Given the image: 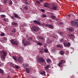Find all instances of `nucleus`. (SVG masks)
<instances>
[{
    "label": "nucleus",
    "instance_id": "nucleus-1",
    "mask_svg": "<svg viewBox=\"0 0 78 78\" xmlns=\"http://www.w3.org/2000/svg\"><path fill=\"white\" fill-rule=\"evenodd\" d=\"M0 53H2V58L3 59H5L6 55L8 54V52L6 50H2V51H0Z\"/></svg>",
    "mask_w": 78,
    "mask_h": 78
},
{
    "label": "nucleus",
    "instance_id": "nucleus-2",
    "mask_svg": "<svg viewBox=\"0 0 78 78\" xmlns=\"http://www.w3.org/2000/svg\"><path fill=\"white\" fill-rule=\"evenodd\" d=\"M14 41V39H12L11 40H10V42L12 45H19V41Z\"/></svg>",
    "mask_w": 78,
    "mask_h": 78
},
{
    "label": "nucleus",
    "instance_id": "nucleus-3",
    "mask_svg": "<svg viewBox=\"0 0 78 78\" xmlns=\"http://www.w3.org/2000/svg\"><path fill=\"white\" fill-rule=\"evenodd\" d=\"M32 30L34 31H38L39 30V28L37 26H33L32 27Z\"/></svg>",
    "mask_w": 78,
    "mask_h": 78
},
{
    "label": "nucleus",
    "instance_id": "nucleus-4",
    "mask_svg": "<svg viewBox=\"0 0 78 78\" xmlns=\"http://www.w3.org/2000/svg\"><path fill=\"white\" fill-rule=\"evenodd\" d=\"M58 8V6L57 5H52L51 7H50L49 9H52L54 11H57V9Z\"/></svg>",
    "mask_w": 78,
    "mask_h": 78
},
{
    "label": "nucleus",
    "instance_id": "nucleus-5",
    "mask_svg": "<svg viewBox=\"0 0 78 78\" xmlns=\"http://www.w3.org/2000/svg\"><path fill=\"white\" fill-rule=\"evenodd\" d=\"M66 63V61L64 60H61L59 63L58 64V66L59 67H61V65H62L63 63L64 64V63Z\"/></svg>",
    "mask_w": 78,
    "mask_h": 78
},
{
    "label": "nucleus",
    "instance_id": "nucleus-6",
    "mask_svg": "<svg viewBox=\"0 0 78 78\" xmlns=\"http://www.w3.org/2000/svg\"><path fill=\"white\" fill-rule=\"evenodd\" d=\"M38 62H45V61L44 59V58L42 57L38 58Z\"/></svg>",
    "mask_w": 78,
    "mask_h": 78
},
{
    "label": "nucleus",
    "instance_id": "nucleus-7",
    "mask_svg": "<svg viewBox=\"0 0 78 78\" xmlns=\"http://www.w3.org/2000/svg\"><path fill=\"white\" fill-rule=\"evenodd\" d=\"M64 45L65 47H69L70 46V43L69 42L67 43V42H64Z\"/></svg>",
    "mask_w": 78,
    "mask_h": 78
},
{
    "label": "nucleus",
    "instance_id": "nucleus-8",
    "mask_svg": "<svg viewBox=\"0 0 78 78\" xmlns=\"http://www.w3.org/2000/svg\"><path fill=\"white\" fill-rule=\"evenodd\" d=\"M22 59H23L22 57H19V58L18 59V62H20V63H22V62H23L22 61Z\"/></svg>",
    "mask_w": 78,
    "mask_h": 78
},
{
    "label": "nucleus",
    "instance_id": "nucleus-9",
    "mask_svg": "<svg viewBox=\"0 0 78 78\" xmlns=\"http://www.w3.org/2000/svg\"><path fill=\"white\" fill-rule=\"evenodd\" d=\"M46 27H49V28H51V29H53L54 28V27L53 26L50 25V24H46Z\"/></svg>",
    "mask_w": 78,
    "mask_h": 78
},
{
    "label": "nucleus",
    "instance_id": "nucleus-10",
    "mask_svg": "<svg viewBox=\"0 0 78 78\" xmlns=\"http://www.w3.org/2000/svg\"><path fill=\"white\" fill-rule=\"evenodd\" d=\"M33 22L34 23H36L38 25H41V23L40 22V21L35 20L33 21Z\"/></svg>",
    "mask_w": 78,
    "mask_h": 78
},
{
    "label": "nucleus",
    "instance_id": "nucleus-11",
    "mask_svg": "<svg viewBox=\"0 0 78 78\" xmlns=\"http://www.w3.org/2000/svg\"><path fill=\"white\" fill-rule=\"evenodd\" d=\"M30 44V41H27L25 43H24V45L25 46H27V45H29Z\"/></svg>",
    "mask_w": 78,
    "mask_h": 78
},
{
    "label": "nucleus",
    "instance_id": "nucleus-12",
    "mask_svg": "<svg viewBox=\"0 0 78 78\" xmlns=\"http://www.w3.org/2000/svg\"><path fill=\"white\" fill-rule=\"evenodd\" d=\"M59 53L61 55H64V54L65 53V52H64V51L62 50L60 51H59Z\"/></svg>",
    "mask_w": 78,
    "mask_h": 78
},
{
    "label": "nucleus",
    "instance_id": "nucleus-13",
    "mask_svg": "<svg viewBox=\"0 0 78 78\" xmlns=\"http://www.w3.org/2000/svg\"><path fill=\"white\" fill-rule=\"evenodd\" d=\"M75 26L78 28V20H75Z\"/></svg>",
    "mask_w": 78,
    "mask_h": 78
},
{
    "label": "nucleus",
    "instance_id": "nucleus-14",
    "mask_svg": "<svg viewBox=\"0 0 78 78\" xmlns=\"http://www.w3.org/2000/svg\"><path fill=\"white\" fill-rule=\"evenodd\" d=\"M71 25L72 26H75V21H71Z\"/></svg>",
    "mask_w": 78,
    "mask_h": 78
},
{
    "label": "nucleus",
    "instance_id": "nucleus-15",
    "mask_svg": "<svg viewBox=\"0 0 78 78\" xmlns=\"http://www.w3.org/2000/svg\"><path fill=\"white\" fill-rule=\"evenodd\" d=\"M47 5H48V3H45L44 4V6L45 7H46V8H48L50 9V7Z\"/></svg>",
    "mask_w": 78,
    "mask_h": 78
},
{
    "label": "nucleus",
    "instance_id": "nucleus-16",
    "mask_svg": "<svg viewBox=\"0 0 78 78\" xmlns=\"http://www.w3.org/2000/svg\"><path fill=\"white\" fill-rule=\"evenodd\" d=\"M49 68H50V65H48L44 67V68L46 70H48Z\"/></svg>",
    "mask_w": 78,
    "mask_h": 78
},
{
    "label": "nucleus",
    "instance_id": "nucleus-17",
    "mask_svg": "<svg viewBox=\"0 0 78 78\" xmlns=\"http://www.w3.org/2000/svg\"><path fill=\"white\" fill-rule=\"evenodd\" d=\"M46 61L48 64H50L51 62V60L49 58L47 59H46Z\"/></svg>",
    "mask_w": 78,
    "mask_h": 78
},
{
    "label": "nucleus",
    "instance_id": "nucleus-18",
    "mask_svg": "<svg viewBox=\"0 0 78 78\" xmlns=\"http://www.w3.org/2000/svg\"><path fill=\"white\" fill-rule=\"evenodd\" d=\"M14 16L15 18H18V19H20V17L19 16H18V15H17L16 13H15Z\"/></svg>",
    "mask_w": 78,
    "mask_h": 78
},
{
    "label": "nucleus",
    "instance_id": "nucleus-19",
    "mask_svg": "<svg viewBox=\"0 0 78 78\" xmlns=\"http://www.w3.org/2000/svg\"><path fill=\"white\" fill-rule=\"evenodd\" d=\"M69 31V32H70L71 33H72V32H73L74 30H73V29L72 28H69L68 29Z\"/></svg>",
    "mask_w": 78,
    "mask_h": 78
},
{
    "label": "nucleus",
    "instance_id": "nucleus-20",
    "mask_svg": "<svg viewBox=\"0 0 78 78\" xmlns=\"http://www.w3.org/2000/svg\"><path fill=\"white\" fill-rule=\"evenodd\" d=\"M40 74H41V75H42L45 76V72L44 71H42L40 73Z\"/></svg>",
    "mask_w": 78,
    "mask_h": 78
},
{
    "label": "nucleus",
    "instance_id": "nucleus-21",
    "mask_svg": "<svg viewBox=\"0 0 78 78\" xmlns=\"http://www.w3.org/2000/svg\"><path fill=\"white\" fill-rule=\"evenodd\" d=\"M51 17L52 19H55L56 18V16L54 15H51Z\"/></svg>",
    "mask_w": 78,
    "mask_h": 78
},
{
    "label": "nucleus",
    "instance_id": "nucleus-22",
    "mask_svg": "<svg viewBox=\"0 0 78 78\" xmlns=\"http://www.w3.org/2000/svg\"><path fill=\"white\" fill-rule=\"evenodd\" d=\"M38 38H39V39H41V40H44V38L41 37L40 36H38Z\"/></svg>",
    "mask_w": 78,
    "mask_h": 78
},
{
    "label": "nucleus",
    "instance_id": "nucleus-23",
    "mask_svg": "<svg viewBox=\"0 0 78 78\" xmlns=\"http://www.w3.org/2000/svg\"><path fill=\"white\" fill-rule=\"evenodd\" d=\"M62 46H61V45H60L59 44L57 46V48H62Z\"/></svg>",
    "mask_w": 78,
    "mask_h": 78
},
{
    "label": "nucleus",
    "instance_id": "nucleus-24",
    "mask_svg": "<svg viewBox=\"0 0 78 78\" xmlns=\"http://www.w3.org/2000/svg\"><path fill=\"white\" fill-rule=\"evenodd\" d=\"M68 36L69 37H73V36H74V35H73V34H70Z\"/></svg>",
    "mask_w": 78,
    "mask_h": 78
},
{
    "label": "nucleus",
    "instance_id": "nucleus-25",
    "mask_svg": "<svg viewBox=\"0 0 78 78\" xmlns=\"http://www.w3.org/2000/svg\"><path fill=\"white\" fill-rule=\"evenodd\" d=\"M12 2L11 0H10L9 1V5H12Z\"/></svg>",
    "mask_w": 78,
    "mask_h": 78
},
{
    "label": "nucleus",
    "instance_id": "nucleus-26",
    "mask_svg": "<svg viewBox=\"0 0 78 78\" xmlns=\"http://www.w3.org/2000/svg\"><path fill=\"white\" fill-rule=\"evenodd\" d=\"M37 45H40V46H41L42 45V43H41L39 42H38L37 43Z\"/></svg>",
    "mask_w": 78,
    "mask_h": 78
},
{
    "label": "nucleus",
    "instance_id": "nucleus-27",
    "mask_svg": "<svg viewBox=\"0 0 78 78\" xmlns=\"http://www.w3.org/2000/svg\"><path fill=\"white\" fill-rule=\"evenodd\" d=\"M0 73H4L3 70L1 69H0Z\"/></svg>",
    "mask_w": 78,
    "mask_h": 78
},
{
    "label": "nucleus",
    "instance_id": "nucleus-28",
    "mask_svg": "<svg viewBox=\"0 0 78 78\" xmlns=\"http://www.w3.org/2000/svg\"><path fill=\"white\" fill-rule=\"evenodd\" d=\"M24 9L26 10H28V8L27 6H26L24 7Z\"/></svg>",
    "mask_w": 78,
    "mask_h": 78
},
{
    "label": "nucleus",
    "instance_id": "nucleus-29",
    "mask_svg": "<svg viewBox=\"0 0 78 78\" xmlns=\"http://www.w3.org/2000/svg\"><path fill=\"white\" fill-rule=\"evenodd\" d=\"M15 67L16 69H19V66L17 65H15Z\"/></svg>",
    "mask_w": 78,
    "mask_h": 78
},
{
    "label": "nucleus",
    "instance_id": "nucleus-30",
    "mask_svg": "<svg viewBox=\"0 0 78 78\" xmlns=\"http://www.w3.org/2000/svg\"><path fill=\"white\" fill-rule=\"evenodd\" d=\"M5 35V34L4 33H2L1 34V36H4Z\"/></svg>",
    "mask_w": 78,
    "mask_h": 78
},
{
    "label": "nucleus",
    "instance_id": "nucleus-31",
    "mask_svg": "<svg viewBox=\"0 0 78 78\" xmlns=\"http://www.w3.org/2000/svg\"><path fill=\"white\" fill-rule=\"evenodd\" d=\"M13 58L15 61H16V60H17V58H16V57L15 56H13Z\"/></svg>",
    "mask_w": 78,
    "mask_h": 78
},
{
    "label": "nucleus",
    "instance_id": "nucleus-32",
    "mask_svg": "<svg viewBox=\"0 0 78 78\" xmlns=\"http://www.w3.org/2000/svg\"><path fill=\"white\" fill-rule=\"evenodd\" d=\"M44 52H46V53H48V50L46 49L44 50Z\"/></svg>",
    "mask_w": 78,
    "mask_h": 78
},
{
    "label": "nucleus",
    "instance_id": "nucleus-33",
    "mask_svg": "<svg viewBox=\"0 0 78 78\" xmlns=\"http://www.w3.org/2000/svg\"><path fill=\"white\" fill-rule=\"evenodd\" d=\"M3 2H4V3H7V2H8V0H4Z\"/></svg>",
    "mask_w": 78,
    "mask_h": 78
},
{
    "label": "nucleus",
    "instance_id": "nucleus-34",
    "mask_svg": "<svg viewBox=\"0 0 78 78\" xmlns=\"http://www.w3.org/2000/svg\"><path fill=\"white\" fill-rule=\"evenodd\" d=\"M5 15H1V17L2 18H3L4 17H5Z\"/></svg>",
    "mask_w": 78,
    "mask_h": 78
},
{
    "label": "nucleus",
    "instance_id": "nucleus-35",
    "mask_svg": "<svg viewBox=\"0 0 78 78\" xmlns=\"http://www.w3.org/2000/svg\"><path fill=\"white\" fill-rule=\"evenodd\" d=\"M13 25H17V23H13Z\"/></svg>",
    "mask_w": 78,
    "mask_h": 78
},
{
    "label": "nucleus",
    "instance_id": "nucleus-36",
    "mask_svg": "<svg viewBox=\"0 0 78 78\" xmlns=\"http://www.w3.org/2000/svg\"><path fill=\"white\" fill-rule=\"evenodd\" d=\"M62 34H63V32H59V34H60V35L61 36V35H62Z\"/></svg>",
    "mask_w": 78,
    "mask_h": 78
},
{
    "label": "nucleus",
    "instance_id": "nucleus-37",
    "mask_svg": "<svg viewBox=\"0 0 78 78\" xmlns=\"http://www.w3.org/2000/svg\"><path fill=\"white\" fill-rule=\"evenodd\" d=\"M42 17H46L47 15H43L42 16Z\"/></svg>",
    "mask_w": 78,
    "mask_h": 78
},
{
    "label": "nucleus",
    "instance_id": "nucleus-38",
    "mask_svg": "<svg viewBox=\"0 0 78 78\" xmlns=\"http://www.w3.org/2000/svg\"><path fill=\"white\" fill-rule=\"evenodd\" d=\"M11 19H12L13 20H15V18H14V17L13 16H11Z\"/></svg>",
    "mask_w": 78,
    "mask_h": 78
},
{
    "label": "nucleus",
    "instance_id": "nucleus-39",
    "mask_svg": "<svg viewBox=\"0 0 78 78\" xmlns=\"http://www.w3.org/2000/svg\"><path fill=\"white\" fill-rule=\"evenodd\" d=\"M12 33H16V30H13L12 31Z\"/></svg>",
    "mask_w": 78,
    "mask_h": 78
},
{
    "label": "nucleus",
    "instance_id": "nucleus-40",
    "mask_svg": "<svg viewBox=\"0 0 78 78\" xmlns=\"http://www.w3.org/2000/svg\"><path fill=\"white\" fill-rule=\"evenodd\" d=\"M22 42H23V44L24 45V44L25 43V40H24V39L23 40Z\"/></svg>",
    "mask_w": 78,
    "mask_h": 78
},
{
    "label": "nucleus",
    "instance_id": "nucleus-41",
    "mask_svg": "<svg viewBox=\"0 0 78 78\" xmlns=\"http://www.w3.org/2000/svg\"><path fill=\"white\" fill-rule=\"evenodd\" d=\"M58 24L59 25H62L63 24V23L62 22H60L59 23H58Z\"/></svg>",
    "mask_w": 78,
    "mask_h": 78
},
{
    "label": "nucleus",
    "instance_id": "nucleus-42",
    "mask_svg": "<svg viewBox=\"0 0 78 78\" xmlns=\"http://www.w3.org/2000/svg\"><path fill=\"white\" fill-rule=\"evenodd\" d=\"M3 39H4V41H6L7 39V38H6V37H4L3 38Z\"/></svg>",
    "mask_w": 78,
    "mask_h": 78
},
{
    "label": "nucleus",
    "instance_id": "nucleus-43",
    "mask_svg": "<svg viewBox=\"0 0 78 78\" xmlns=\"http://www.w3.org/2000/svg\"><path fill=\"white\" fill-rule=\"evenodd\" d=\"M26 72V73H30V70H28V71H27Z\"/></svg>",
    "mask_w": 78,
    "mask_h": 78
},
{
    "label": "nucleus",
    "instance_id": "nucleus-44",
    "mask_svg": "<svg viewBox=\"0 0 78 78\" xmlns=\"http://www.w3.org/2000/svg\"><path fill=\"white\" fill-rule=\"evenodd\" d=\"M44 53V52H43V51H40V53H41V54H42V53Z\"/></svg>",
    "mask_w": 78,
    "mask_h": 78
},
{
    "label": "nucleus",
    "instance_id": "nucleus-45",
    "mask_svg": "<svg viewBox=\"0 0 78 78\" xmlns=\"http://www.w3.org/2000/svg\"><path fill=\"white\" fill-rule=\"evenodd\" d=\"M51 16H54L55 15V14H54V13L51 12Z\"/></svg>",
    "mask_w": 78,
    "mask_h": 78
},
{
    "label": "nucleus",
    "instance_id": "nucleus-46",
    "mask_svg": "<svg viewBox=\"0 0 78 78\" xmlns=\"http://www.w3.org/2000/svg\"><path fill=\"white\" fill-rule=\"evenodd\" d=\"M36 2L37 3H38V4H40V2H39V1H37Z\"/></svg>",
    "mask_w": 78,
    "mask_h": 78
},
{
    "label": "nucleus",
    "instance_id": "nucleus-47",
    "mask_svg": "<svg viewBox=\"0 0 78 78\" xmlns=\"http://www.w3.org/2000/svg\"><path fill=\"white\" fill-rule=\"evenodd\" d=\"M63 41H64L63 39H61V40L60 41V42H63Z\"/></svg>",
    "mask_w": 78,
    "mask_h": 78
},
{
    "label": "nucleus",
    "instance_id": "nucleus-48",
    "mask_svg": "<svg viewBox=\"0 0 78 78\" xmlns=\"http://www.w3.org/2000/svg\"><path fill=\"white\" fill-rule=\"evenodd\" d=\"M41 11L42 12H45V10H44V9H41Z\"/></svg>",
    "mask_w": 78,
    "mask_h": 78
},
{
    "label": "nucleus",
    "instance_id": "nucleus-49",
    "mask_svg": "<svg viewBox=\"0 0 78 78\" xmlns=\"http://www.w3.org/2000/svg\"><path fill=\"white\" fill-rule=\"evenodd\" d=\"M68 17H70L71 16V15H70V14H69L68 15Z\"/></svg>",
    "mask_w": 78,
    "mask_h": 78
},
{
    "label": "nucleus",
    "instance_id": "nucleus-50",
    "mask_svg": "<svg viewBox=\"0 0 78 78\" xmlns=\"http://www.w3.org/2000/svg\"><path fill=\"white\" fill-rule=\"evenodd\" d=\"M52 51H55V49H52L51 50Z\"/></svg>",
    "mask_w": 78,
    "mask_h": 78
},
{
    "label": "nucleus",
    "instance_id": "nucleus-51",
    "mask_svg": "<svg viewBox=\"0 0 78 78\" xmlns=\"http://www.w3.org/2000/svg\"><path fill=\"white\" fill-rule=\"evenodd\" d=\"M66 53L67 55L68 54H69V52L68 51H66Z\"/></svg>",
    "mask_w": 78,
    "mask_h": 78
},
{
    "label": "nucleus",
    "instance_id": "nucleus-52",
    "mask_svg": "<svg viewBox=\"0 0 78 78\" xmlns=\"http://www.w3.org/2000/svg\"><path fill=\"white\" fill-rule=\"evenodd\" d=\"M26 5H29V3L28 2H26L25 3Z\"/></svg>",
    "mask_w": 78,
    "mask_h": 78
},
{
    "label": "nucleus",
    "instance_id": "nucleus-53",
    "mask_svg": "<svg viewBox=\"0 0 78 78\" xmlns=\"http://www.w3.org/2000/svg\"><path fill=\"white\" fill-rule=\"evenodd\" d=\"M52 41H49L48 42V43L49 44H51V42Z\"/></svg>",
    "mask_w": 78,
    "mask_h": 78
},
{
    "label": "nucleus",
    "instance_id": "nucleus-54",
    "mask_svg": "<svg viewBox=\"0 0 78 78\" xmlns=\"http://www.w3.org/2000/svg\"><path fill=\"white\" fill-rule=\"evenodd\" d=\"M29 66L28 64H26L25 66V67H28Z\"/></svg>",
    "mask_w": 78,
    "mask_h": 78
},
{
    "label": "nucleus",
    "instance_id": "nucleus-55",
    "mask_svg": "<svg viewBox=\"0 0 78 78\" xmlns=\"http://www.w3.org/2000/svg\"><path fill=\"white\" fill-rule=\"evenodd\" d=\"M29 39H30V40H32V37H29Z\"/></svg>",
    "mask_w": 78,
    "mask_h": 78
},
{
    "label": "nucleus",
    "instance_id": "nucleus-56",
    "mask_svg": "<svg viewBox=\"0 0 78 78\" xmlns=\"http://www.w3.org/2000/svg\"><path fill=\"white\" fill-rule=\"evenodd\" d=\"M40 2H44V0H39Z\"/></svg>",
    "mask_w": 78,
    "mask_h": 78
},
{
    "label": "nucleus",
    "instance_id": "nucleus-57",
    "mask_svg": "<svg viewBox=\"0 0 78 78\" xmlns=\"http://www.w3.org/2000/svg\"><path fill=\"white\" fill-rule=\"evenodd\" d=\"M53 37H54V38H56V37H55V36L54 35H53Z\"/></svg>",
    "mask_w": 78,
    "mask_h": 78
},
{
    "label": "nucleus",
    "instance_id": "nucleus-58",
    "mask_svg": "<svg viewBox=\"0 0 78 78\" xmlns=\"http://www.w3.org/2000/svg\"><path fill=\"white\" fill-rule=\"evenodd\" d=\"M26 70H27V71L28 70H29V69L28 68H26Z\"/></svg>",
    "mask_w": 78,
    "mask_h": 78
},
{
    "label": "nucleus",
    "instance_id": "nucleus-59",
    "mask_svg": "<svg viewBox=\"0 0 78 78\" xmlns=\"http://www.w3.org/2000/svg\"><path fill=\"white\" fill-rule=\"evenodd\" d=\"M25 2H27V0H24Z\"/></svg>",
    "mask_w": 78,
    "mask_h": 78
},
{
    "label": "nucleus",
    "instance_id": "nucleus-60",
    "mask_svg": "<svg viewBox=\"0 0 78 78\" xmlns=\"http://www.w3.org/2000/svg\"><path fill=\"white\" fill-rule=\"evenodd\" d=\"M6 19H4V21H6Z\"/></svg>",
    "mask_w": 78,
    "mask_h": 78
},
{
    "label": "nucleus",
    "instance_id": "nucleus-61",
    "mask_svg": "<svg viewBox=\"0 0 78 78\" xmlns=\"http://www.w3.org/2000/svg\"><path fill=\"white\" fill-rule=\"evenodd\" d=\"M47 47V45L46 44L44 45V47Z\"/></svg>",
    "mask_w": 78,
    "mask_h": 78
},
{
    "label": "nucleus",
    "instance_id": "nucleus-62",
    "mask_svg": "<svg viewBox=\"0 0 78 78\" xmlns=\"http://www.w3.org/2000/svg\"><path fill=\"white\" fill-rule=\"evenodd\" d=\"M38 20H41V19L40 18L38 19Z\"/></svg>",
    "mask_w": 78,
    "mask_h": 78
},
{
    "label": "nucleus",
    "instance_id": "nucleus-63",
    "mask_svg": "<svg viewBox=\"0 0 78 78\" xmlns=\"http://www.w3.org/2000/svg\"><path fill=\"white\" fill-rule=\"evenodd\" d=\"M0 11H1V9L0 8Z\"/></svg>",
    "mask_w": 78,
    "mask_h": 78
},
{
    "label": "nucleus",
    "instance_id": "nucleus-64",
    "mask_svg": "<svg viewBox=\"0 0 78 78\" xmlns=\"http://www.w3.org/2000/svg\"><path fill=\"white\" fill-rule=\"evenodd\" d=\"M21 10H22V9H21Z\"/></svg>",
    "mask_w": 78,
    "mask_h": 78
}]
</instances>
